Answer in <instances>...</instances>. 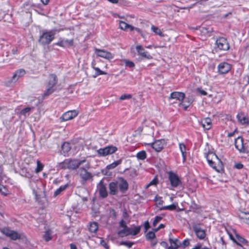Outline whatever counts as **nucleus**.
Wrapping results in <instances>:
<instances>
[{"instance_id": "nucleus-1", "label": "nucleus", "mask_w": 249, "mask_h": 249, "mask_svg": "<svg viewBox=\"0 0 249 249\" xmlns=\"http://www.w3.org/2000/svg\"><path fill=\"white\" fill-rule=\"evenodd\" d=\"M128 187L126 180L123 177H118L117 180L109 183V194L112 196L117 195L119 192L124 194L127 191Z\"/></svg>"}, {"instance_id": "nucleus-2", "label": "nucleus", "mask_w": 249, "mask_h": 249, "mask_svg": "<svg viewBox=\"0 0 249 249\" xmlns=\"http://www.w3.org/2000/svg\"><path fill=\"white\" fill-rule=\"evenodd\" d=\"M209 165L218 173H221L224 170L222 162L217 155L213 152L209 151L204 153Z\"/></svg>"}, {"instance_id": "nucleus-3", "label": "nucleus", "mask_w": 249, "mask_h": 249, "mask_svg": "<svg viewBox=\"0 0 249 249\" xmlns=\"http://www.w3.org/2000/svg\"><path fill=\"white\" fill-rule=\"evenodd\" d=\"M86 161V160H79L77 159H68L60 162L59 167L62 169L75 170Z\"/></svg>"}, {"instance_id": "nucleus-4", "label": "nucleus", "mask_w": 249, "mask_h": 249, "mask_svg": "<svg viewBox=\"0 0 249 249\" xmlns=\"http://www.w3.org/2000/svg\"><path fill=\"white\" fill-rule=\"evenodd\" d=\"M55 35V30H43L42 34L40 35L38 42L42 45H48L54 39Z\"/></svg>"}, {"instance_id": "nucleus-5", "label": "nucleus", "mask_w": 249, "mask_h": 249, "mask_svg": "<svg viewBox=\"0 0 249 249\" xmlns=\"http://www.w3.org/2000/svg\"><path fill=\"white\" fill-rule=\"evenodd\" d=\"M0 232L12 240L20 239L21 237V234L20 233L16 231L11 230L8 227H4L0 228Z\"/></svg>"}, {"instance_id": "nucleus-6", "label": "nucleus", "mask_w": 249, "mask_h": 249, "mask_svg": "<svg viewBox=\"0 0 249 249\" xmlns=\"http://www.w3.org/2000/svg\"><path fill=\"white\" fill-rule=\"evenodd\" d=\"M217 48L221 51H227L230 49V44L227 39L223 37L218 38L215 43Z\"/></svg>"}, {"instance_id": "nucleus-7", "label": "nucleus", "mask_w": 249, "mask_h": 249, "mask_svg": "<svg viewBox=\"0 0 249 249\" xmlns=\"http://www.w3.org/2000/svg\"><path fill=\"white\" fill-rule=\"evenodd\" d=\"M117 147L113 145L106 146L97 150V152L99 156L106 157L115 153L117 150Z\"/></svg>"}, {"instance_id": "nucleus-8", "label": "nucleus", "mask_w": 249, "mask_h": 249, "mask_svg": "<svg viewBox=\"0 0 249 249\" xmlns=\"http://www.w3.org/2000/svg\"><path fill=\"white\" fill-rule=\"evenodd\" d=\"M234 144L235 148L239 151L240 153H249V150L244 145L243 140L241 137H238L235 139Z\"/></svg>"}, {"instance_id": "nucleus-9", "label": "nucleus", "mask_w": 249, "mask_h": 249, "mask_svg": "<svg viewBox=\"0 0 249 249\" xmlns=\"http://www.w3.org/2000/svg\"><path fill=\"white\" fill-rule=\"evenodd\" d=\"M168 178L171 185L174 188H177L181 184V181L178 176L172 172H169Z\"/></svg>"}, {"instance_id": "nucleus-10", "label": "nucleus", "mask_w": 249, "mask_h": 249, "mask_svg": "<svg viewBox=\"0 0 249 249\" xmlns=\"http://www.w3.org/2000/svg\"><path fill=\"white\" fill-rule=\"evenodd\" d=\"M149 144L156 151L160 152L163 148L164 145L165 144V141L164 139L158 140Z\"/></svg>"}, {"instance_id": "nucleus-11", "label": "nucleus", "mask_w": 249, "mask_h": 249, "mask_svg": "<svg viewBox=\"0 0 249 249\" xmlns=\"http://www.w3.org/2000/svg\"><path fill=\"white\" fill-rule=\"evenodd\" d=\"M78 111L76 110H70L64 113L61 117L60 119L63 121H67L71 120L77 116Z\"/></svg>"}, {"instance_id": "nucleus-12", "label": "nucleus", "mask_w": 249, "mask_h": 249, "mask_svg": "<svg viewBox=\"0 0 249 249\" xmlns=\"http://www.w3.org/2000/svg\"><path fill=\"white\" fill-rule=\"evenodd\" d=\"M95 51L97 55L99 57H103L108 60L112 59L114 57L113 54H112L110 52L96 48L95 49Z\"/></svg>"}, {"instance_id": "nucleus-13", "label": "nucleus", "mask_w": 249, "mask_h": 249, "mask_svg": "<svg viewBox=\"0 0 249 249\" xmlns=\"http://www.w3.org/2000/svg\"><path fill=\"white\" fill-rule=\"evenodd\" d=\"M219 72L221 74L228 73L231 69V66L227 62H223L220 63L217 66Z\"/></svg>"}, {"instance_id": "nucleus-14", "label": "nucleus", "mask_w": 249, "mask_h": 249, "mask_svg": "<svg viewBox=\"0 0 249 249\" xmlns=\"http://www.w3.org/2000/svg\"><path fill=\"white\" fill-rule=\"evenodd\" d=\"M98 187L100 197L103 198L107 197L108 196V193L103 180H100L98 184Z\"/></svg>"}, {"instance_id": "nucleus-15", "label": "nucleus", "mask_w": 249, "mask_h": 249, "mask_svg": "<svg viewBox=\"0 0 249 249\" xmlns=\"http://www.w3.org/2000/svg\"><path fill=\"white\" fill-rule=\"evenodd\" d=\"M136 49L139 55H141L142 57L148 59L152 58V56L141 45L136 46Z\"/></svg>"}, {"instance_id": "nucleus-16", "label": "nucleus", "mask_w": 249, "mask_h": 249, "mask_svg": "<svg viewBox=\"0 0 249 249\" xmlns=\"http://www.w3.org/2000/svg\"><path fill=\"white\" fill-rule=\"evenodd\" d=\"M230 237L231 239L236 243V244L240 247H242L241 245V243L247 244L248 243V241L244 238L243 237H241L239 234H236L235 235V238L233 237L231 235H230Z\"/></svg>"}, {"instance_id": "nucleus-17", "label": "nucleus", "mask_w": 249, "mask_h": 249, "mask_svg": "<svg viewBox=\"0 0 249 249\" xmlns=\"http://www.w3.org/2000/svg\"><path fill=\"white\" fill-rule=\"evenodd\" d=\"M236 118L238 122L242 124H249V120L247 116L244 114L243 112H239L236 115Z\"/></svg>"}, {"instance_id": "nucleus-18", "label": "nucleus", "mask_w": 249, "mask_h": 249, "mask_svg": "<svg viewBox=\"0 0 249 249\" xmlns=\"http://www.w3.org/2000/svg\"><path fill=\"white\" fill-rule=\"evenodd\" d=\"M80 177L85 181L89 180L92 177L91 173L89 172L85 168L81 167L79 170Z\"/></svg>"}, {"instance_id": "nucleus-19", "label": "nucleus", "mask_w": 249, "mask_h": 249, "mask_svg": "<svg viewBox=\"0 0 249 249\" xmlns=\"http://www.w3.org/2000/svg\"><path fill=\"white\" fill-rule=\"evenodd\" d=\"M185 95L181 92L174 91L170 94V99H176L179 102L182 101L185 99Z\"/></svg>"}, {"instance_id": "nucleus-20", "label": "nucleus", "mask_w": 249, "mask_h": 249, "mask_svg": "<svg viewBox=\"0 0 249 249\" xmlns=\"http://www.w3.org/2000/svg\"><path fill=\"white\" fill-rule=\"evenodd\" d=\"M194 231L197 237L200 239H204L206 236V233L204 230L201 229L199 227L195 226L193 227Z\"/></svg>"}, {"instance_id": "nucleus-21", "label": "nucleus", "mask_w": 249, "mask_h": 249, "mask_svg": "<svg viewBox=\"0 0 249 249\" xmlns=\"http://www.w3.org/2000/svg\"><path fill=\"white\" fill-rule=\"evenodd\" d=\"M193 102V99L192 97H185V99L180 102L179 105L182 106L183 107L184 110H186Z\"/></svg>"}, {"instance_id": "nucleus-22", "label": "nucleus", "mask_w": 249, "mask_h": 249, "mask_svg": "<svg viewBox=\"0 0 249 249\" xmlns=\"http://www.w3.org/2000/svg\"><path fill=\"white\" fill-rule=\"evenodd\" d=\"M57 83V78L55 74H51L49 76V81L47 86L53 88Z\"/></svg>"}, {"instance_id": "nucleus-23", "label": "nucleus", "mask_w": 249, "mask_h": 249, "mask_svg": "<svg viewBox=\"0 0 249 249\" xmlns=\"http://www.w3.org/2000/svg\"><path fill=\"white\" fill-rule=\"evenodd\" d=\"M203 127L206 130H209L212 127V121L210 118H206L201 121Z\"/></svg>"}, {"instance_id": "nucleus-24", "label": "nucleus", "mask_w": 249, "mask_h": 249, "mask_svg": "<svg viewBox=\"0 0 249 249\" xmlns=\"http://www.w3.org/2000/svg\"><path fill=\"white\" fill-rule=\"evenodd\" d=\"M92 68L95 71V73L92 75V77L96 78L100 75H106L107 73L104 71H101L99 68L95 66V63H91Z\"/></svg>"}, {"instance_id": "nucleus-25", "label": "nucleus", "mask_w": 249, "mask_h": 249, "mask_svg": "<svg viewBox=\"0 0 249 249\" xmlns=\"http://www.w3.org/2000/svg\"><path fill=\"white\" fill-rule=\"evenodd\" d=\"M98 224L96 222H90L88 226V230L91 233H96L98 230Z\"/></svg>"}, {"instance_id": "nucleus-26", "label": "nucleus", "mask_w": 249, "mask_h": 249, "mask_svg": "<svg viewBox=\"0 0 249 249\" xmlns=\"http://www.w3.org/2000/svg\"><path fill=\"white\" fill-rule=\"evenodd\" d=\"M120 28L124 30H126L127 29H129L130 31H133L134 30V27L123 21H120Z\"/></svg>"}, {"instance_id": "nucleus-27", "label": "nucleus", "mask_w": 249, "mask_h": 249, "mask_svg": "<svg viewBox=\"0 0 249 249\" xmlns=\"http://www.w3.org/2000/svg\"><path fill=\"white\" fill-rule=\"evenodd\" d=\"M122 162V159H120L116 161H114L111 164L107 165L106 166V169L108 170L113 169L117 166L121 164Z\"/></svg>"}, {"instance_id": "nucleus-28", "label": "nucleus", "mask_w": 249, "mask_h": 249, "mask_svg": "<svg viewBox=\"0 0 249 249\" xmlns=\"http://www.w3.org/2000/svg\"><path fill=\"white\" fill-rule=\"evenodd\" d=\"M68 186L69 184L68 183L64 185L60 186L58 189H57L55 191V192H54L53 196L55 197L58 196L61 193V192L65 191L68 188Z\"/></svg>"}, {"instance_id": "nucleus-29", "label": "nucleus", "mask_w": 249, "mask_h": 249, "mask_svg": "<svg viewBox=\"0 0 249 249\" xmlns=\"http://www.w3.org/2000/svg\"><path fill=\"white\" fill-rule=\"evenodd\" d=\"M179 147L182 154L183 160L185 161L186 159V146L184 143H181L179 144Z\"/></svg>"}, {"instance_id": "nucleus-30", "label": "nucleus", "mask_w": 249, "mask_h": 249, "mask_svg": "<svg viewBox=\"0 0 249 249\" xmlns=\"http://www.w3.org/2000/svg\"><path fill=\"white\" fill-rule=\"evenodd\" d=\"M131 230V228H124L123 229L118 231V234L120 237H124V236H126L128 235H129V233H128Z\"/></svg>"}, {"instance_id": "nucleus-31", "label": "nucleus", "mask_w": 249, "mask_h": 249, "mask_svg": "<svg viewBox=\"0 0 249 249\" xmlns=\"http://www.w3.org/2000/svg\"><path fill=\"white\" fill-rule=\"evenodd\" d=\"M25 74V71L24 69H19L13 75L12 78L15 80L16 78L18 77V79L19 77L23 76Z\"/></svg>"}, {"instance_id": "nucleus-32", "label": "nucleus", "mask_w": 249, "mask_h": 249, "mask_svg": "<svg viewBox=\"0 0 249 249\" xmlns=\"http://www.w3.org/2000/svg\"><path fill=\"white\" fill-rule=\"evenodd\" d=\"M178 206L177 204H172L170 205L162 206L160 208V210H170L173 211L176 209Z\"/></svg>"}, {"instance_id": "nucleus-33", "label": "nucleus", "mask_w": 249, "mask_h": 249, "mask_svg": "<svg viewBox=\"0 0 249 249\" xmlns=\"http://www.w3.org/2000/svg\"><path fill=\"white\" fill-rule=\"evenodd\" d=\"M141 228V226H135L133 228L131 229V230L128 233L130 235H136L140 232Z\"/></svg>"}, {"instance_id": "nucleus-34", "label": "nucleus", "mask_w": 249, "mask_h": 249, "mask_svg": "<svg viewBox=\"0 0 249 249\" xmlns=\"http://www.w3.org/2000/svg\"><path fill=\"white\" fill-rule=\"evenodd\" d=\"M62 149L64 153H68L71 149L70 144L69 142H65L62 145Z\"/></svg>"}, {"instance_id": "nucleus-35", "label": "nucleus", "mask_w": 249, "mask_h": 249, "mask_svg": "<svg viewBox=\"0 0 249 249\" xmlns=\"http://www.w3.org/2000/svg\"><path fill=\"white\" fill-rule=\"evenodd\" d=\"M54 91V89L53 88L47 86V89L45 91L44 93L43 94V97L44 98L46 96H48L53 93Z\"/></svg>"}, {"instance_id": "nucleus-36", "label": "nucleus", "mask_w": 249, "mask_h": 249, "mask_svg": "<svg viewBox=\"0 0 249 249\" xmlns=\"http://www.w3.org/2000/svg\"><path fill=\"white\" fill-rule=\"evenodd\" d=\"M136 157L138 160H144L146 158V153L144 150L139 152L136 155Z\"/></svg>"}, {"instance_id": "nucleus-37", "label": "nucleus", "mask_w": 249, "mask_h": 249, "mask_svg": "<svg viewBox=\"0 0 249 249\" xmlns=\"http://www.w3.org/2000/svg\"><path fill=\"white\" fill-rule=\"evenodd\" d=\"M151 30L154 32L156 34L160 36H164V35L158 27L155 26L154 25H152L151 26Z\"/></svg>"}, {"instance_id": "nucleus-38", "label": "nucleus", "mask_w": 249, "mask_h": 249, "mask_svg": "<svg viewBox=\"0 0 249 249\" xmlns=\"http://www.w3.org/2000/svg\"><path fill=\"white\" fill-rule=\"evenodd\" d=\"M43 237L45 240L47 242L49 241L52 239V232L51 230H47L45 231Z\"/></svg>"}, {"instance_id": "nucleus-39", "label": "nucleus", "mask_w": 249, "mask_h": 249, "mask_svg": "<svg viewBox=\"0 0 249 249\" xmlns=\"http://www.w3.org/2000/svg\"><path fill=\"white\" fill-rule=\"evenodd\" d=\"M8 190L5 186L0 184V193L1 195L6 196L8 194Z\"/></svg>"}, {"instance_id": "nucleus-40", "label": "nucleus", "mask_w": 249, "mask_h": 249, "mask_svg": "<svg viewBox=\"0 0 249 249\" xmlns=\"http://www.w3.org/2000/svg\"><path fill=\"white\" fill-rule=\"evenodd\" d=\"M169 242L171 244V246L174 247L175 249H177L179 247V245L178 244V239H173L170 238Z\"/></svg>"}, {"instance_id": "nucleus-41", "label": "nucleus", "mask_w": 249, "mask_h": 249, "mask_svg": "<svg viewBox=\"0 0 249 249\" xmlns=\"http://www.w3.org/2000/svg\"><path fill=\"white\" fill-rule=\"evenodd\" d=\"M146 239L148 241H151V240L155 238L156 235L155 233L152 231H149L145 235Z\"/></svg>"}, {"instance_id": "nucleus-42", "label": "nucleus", "mask_w": 249, "mask_h": 249, "mask_svg": "<svg viewBox=\"0 0 249 249\" xmlns=\"http://www.w3.org/2000/svg\"><path fill=\"white\" fill-rule=\"evenodd\" d=\"M154 201L156 202L157 206L162 205L163 203V201L162 199V197L156 195L154 198Z\"/></svg>"}, {"instance_id": "nucleus-43", "label": "nucleus", "mask_w": 249, "mask_h": 249, "mask_svg": "<svg viewBox=\"0 0 249 249\" xmlns=\"http://www.w3.org/2000/svg\"><path fill=\"white\" fill-rule=\"evenodd\" d=\"M109 216L110 218L115 219L117 217V213L115 210L110 208L109 210Z\"/></svg>"}, {"instance_id": "nucleus-44", "label": "nucleus", "mask_w": 249, "mask_h": 249, "mask_svg": "<svg viewBox=\"0 0 249 249\" xmlns=\"http://www.w3.org/2000/svg\"><path fill=\"white\" fill-rule=\"evenodd\" d=\"M43 165L39 160H37V167L35 170L36 173L41 172L43 168Z\"/></svg>"}, {"instance_id": "nucleus-45", "label": "nucleus", "mask_w": 249, "mask_h": 249, "mask_svg": "<svg viewBox=\"0 0 249 249\" xmlns=\"http://www.w3.org/2000/svg\"><path fill=\"white\" fill-rule=\"evenodd\" d=\"M124 62L125 66L130 68H132L135 67V64L133 62L128 60L127 59H124Z\"/></svg>"}, {"instance_id": "nucleus-46", "label": "nucleus", "mask_w": 249, "mask_h": 249, "mask_svg": "<svg viewBox=\"0 0 249 249\" xmlns=\"http://www.w3.org/2000/svg\"><path fill=\"white\" fill-rule=\"evenodd\" d=\"M134 244V242L130 241H122L120 242V245L125 246L128 248H131Z\"/></svg>"}, {"instance_id": "nucleus-47", "label": "nucleus", "mask_w": 249, "mask_h": 249, "mask_svg": "<svg viewBox=\"0 0 249 249\" xmlns=\"http://www.w3.org/2000/svg\"><path fill=\"white\" fill-rule=\"evenodd\" d=\"M132 98V95L130 94H122L120 97V100H124L127 99H130Z\"/></svg>"}, {"instance_id": "nucleus-48", "label": "nucleus", "mask_w": 249, "mask_h": 249, "mask_svg": "<svg viewBox=\"0 0 249 249\" xmlns=\"http://www.w3.org/2000/svg\"><path fill=\"white\" fill-rule=\"evenodd\" d=\"M248 215H249V213H245V212H242L239 215V217L240 219H243L245 221H247L248 219Z\"/></svg>"}, {"instance_id": "nucleus-49", "label": "nucleus", "mask_w": 249, "mask_h": 249, "mask_svg": "<svg viewBox=\"0 0 249 249\" xmlns=\"http://www.w3.org/2000/svg\"><path fill=\"white\" fill-rule=\"evenodd\" d=\"M64 42L65 44V47H71L73 45V39H66L64 40Z\"/></svg>"}, {"instance_id": "nucleus-50", "label": "nucleus", "mask_w": 249, "mask_h": 249, "mask_svg": "<svg viewBox=\"0 0 249 249\" xmlns=\"http://www.w3.org/2000/svg\"><path fill=\"white\" fill-rule=\"evenodd\" d=\"M162 219V217L160 216H156L153 222V227H155L157 224Z\"/></svg>"}, {"instance_id": "nucleus-51", "label": "nucleus", "mask_w": 249, "mask_h": 249, "mask_svg": "<svg viewBox=\"0 0 249 249\" xmlns=\"http://www.w3.org/2000/svg\"><path fill=\"white\" fill-rule=\"evenodd\" d=\"M33 108L34 107H27L24 108L21 110L20 113H21V114H22L23 115L26 116V114L27 113H28L29 111H30V110Z\"/></svg>"}, {"instance_id": "nucleus-52", "label": "nucleus", "mask_w": 249, "mask_h": 249, "mask_svg": "<svg viewBox=\"0 0 249 249\" xmlns=\"http://www.w3.org/2000/svg\"><path fill=\"white\" fill-rule=\"evenodd\" d=\"M158 183V179L157 178H154L147 185V187H149L151 185H155Z\"/></svg>"}, {"instance_id": "nucleus-53", "label": "nucleus", "mask_w": 249, "mask_h": 249, "mask_svg": "<svg viewBox=\"0 0 249 249\" xmlns=\"http://www.w3.org/2000/svg\"><path fill=\"white\" fill-rule=\"evenodd\" d=\"M144 232H146L147 230L150 228V224L148 221H146L144 223Z\"/></svg>"}, {"instance_id": "nucleus-54", "label": "nucleus", "mask_w": 249, "mask_h": 249, "mask_svg": "<svg viewBox=\"0 0 249 249\" xmlns=\"http://www.w3.org/2000/svg\"><path fill=\"white\" fill-rule=\"evenodd\" d=\"M234 167L237 169H241L243 168L244 165L241 163L238 162V163H235L234 165Z\"/></svg>"}, {"instance_id": "nucleus-55", "label": "nucleus", "mask_w": 249, "mask_h": 249, "mask_svg": "<svg viewBox=\"0 0 249 249\" xmlns=\"http://www.w3.org/2000/svg\"><path fill=\"white\" fill-rule=\"evenodd\" d=\"M119 226H120V227H121L122 228H128L127 226H126V223H125V221H124V219H122L120 221V222H119Z\"/></svg>"}, {"instance_id": "nucleus-56", "label": "nucleus", "mask_w": 249, "mask_h": 249, "mask_svg": "<svg viewBox=\"0 0 249 249\" xmlns=\"http://www.w3.org/2000/svg\"><path fill=\"white\" fill-rule=\"evenodd\" d=\"M196 91L202 95H207V93L204 90L201 89L200 88H197Z\"/></svg>"}, {"instance_id": "nucleus-57", "label": "nucleus", "mask_w": 249, "mask_h": 249, "mask_svg": "<svg viewBox=\"0 0 249 249\" xmlns=\"http://www.w3.org/2000/svg\"><path fill=\"white\" fill-rule=\"evenodd\" d=\"M100 243L101 245L103 246L105 248L107 249H109V246L107 245V244L105 240H101Z\"/></svg>"}, {"instance_id": "nucleus-58", "label": "nucleus", "mask_w": 249, "mask_h": 249, "mask_svg": "<svg viewBox=\"0 0 249 249\" xmlns=\"http://www.w3.org/2000/svg\"><path fill=\"white\" fill-rule=\"evenodd\" d=\"M190 244V243H189V241L188 239H185L183 242H182V246L184 247H187Z\"/></svg>"}, {"instance_id": "nucleus-59", "label": "nucleus", "mask_w": 249, "mask_h": 249, "mask_svg": "<svg viewBox=\"0 0 249 249\" xmlns=\"http://www.w3.org/2000/svg\"><path fill=\"white\" fill-rule=\"evenodd\" d=\"M55 44L60 47H65V44L63 40L59 41Z\"/></svg>"}, {"instance_id": "nucleus-60", "label": "nucleus", "mask_w": 249, "mask_h": 249, "mask_svg": "<svg viewBox=\"0 0 249 249\" xmlns=\"http://www.w3.org/2000/svg\"><path fill=\"white\" fill-rule=\"evenodd\" d=\"M165 227V225L163 224H160L159 227L155 229V231H157L161 229H163Z\"/></svg>"}, {"instance_id": "nucleus-61", "label": "nucleus", "mask_w": 249, "mask_h": 249, "mask_svg": "<svg viewBox=\"0 0 249 249\" xmlns=\"http://www.w3.org/2000/svg\"><path fill=\"white\" fill-rule=\"evenodd\" d=\"M123 216L124 218H127L128 217V214L126 210H124L123 212Z\"/></svg>"}, {"instance_id": "nucleus-62", "label": "nucleus", "mask_w": 249, "mask_h": 249, "mask_svg": "<svg viewBox=\"0 0 249 249\" xmlns=\"http://www.w3.org/2000/svg\"><path fill=\"white\" fill-rule=\"evenodd\" d=\"M160 245L161 246H162V247L165 248H168V243L165 242V241H162L161 243H160Z\"/></svg>"}, {"instance_id": "nucleus-63", "label": "nucleus", "mask_w": 249, "mask_h": 249, "mask_svg": "<svg viewBox=\"0 0 249 249\" xmlns=\"http://www.w3.org/2000/svg\"><path fill=\"white\" fill-rule=\"evenodd\" d=\"M237 131V129H235V130L232 132L229 133L228 134V137H231L233 136L235 134V133Z\"/></svg>"}, {"instance_id": "nucleus-64", "label": "nucleus", "mask_w": 249, "mask_h": 249, "mask_svg": "<svg viewBox=\"0 0 249 249\" xmlns=\"http://www.w3.org/2000/svg\"><path fill=\"white\" fill-rule=\"evenodd\" d=\"M70 248L71 249H77V247L75 244L71 243L70 244Z\"/></svg>"}]
</instances>
